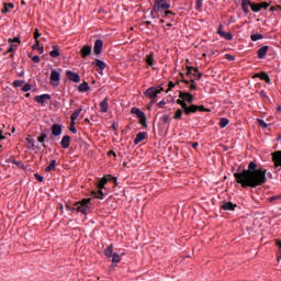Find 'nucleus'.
Returning a JSON list of instances; mask_svg holds the SVG:
<instances>
[{"instance_id":"37","label":"nucleus","mask_w":281,"mask_h":281,"mask_svg":"<svg viewBox=\"0 0 281 281\" xmlns=\"http://www.w3.org/2000/svg\"><path fill=\"white\" fill-rule=\"evenodd\" d=\"M139 124L144 126V128H148V124L146 123V114H143V116L138 117Z\"/></svg>"},{"instance_id":"32","label":"nucleus","mask_w":281,"mask_h":281,"mask_svg":"<svg viewBox=\"0 0 281 281\" xmlns=\"http://www.w3.org/2000/svg\"><path fill=\"white\" fill-rule=\"evenodd\" d=\"M41 42L38 40L35 41V44L32 46V49H37V52H40V54H43L44 48L40 46Z\"/></svg>"},{"instance_id":"53","label":"nucleus","mask_w":281,"mask_h":281,"mask_svg":"<svg viewBox=\"0 0 281 281\" xmlns=\"http://www.w3.org/2000/svg\"><path fill=\"white\" fill-rule=\"evenodd\" d=\"M198 111L204 112V113H210V109L203 106V105H198Z\"/></svg>"},{"instance_id":"48","label":"nucleus","mask_w":281,"mask_h":281,"mask_svg":"<svg viewBox=\"0 0 281 281\" xmlns=\"http://www.w3.org/2000/svg\"><path fill=\"white\" fill-rule=\"evenodd\" d=\"M22 91H23L24 93H27V91H32V85H30V83L24 85V86L22 87Z\"/></svg>"},{"instance_id":"26","label":"nucleus","mask_w":281,"mask_h":281,"mask_svg":"<svg viewBox=\"0 0 281 281\" xmlns=\"http://www.w3.org/2000/svg\"><path fill=\"white\" fill-rule=\"evenodd\" d=\"M78 91L80 93H85V92L89 91V83L87 81H83L82 83H80L78 86Z\"/></svg>"},{"instance_id":"54","label":"nucleus","mask_w":281,"mask_h":281,"mask_svg":"<svg viewBox=\"0 0 281 281\" xmlns=\"http://www.w3.org/2000/svg\"><path fill=\"white\" fill-rule=\"evenodd\" d=\"M34 146H35L34 139L27 138V148H34Z\"/></svg>"},{"instance_id":"24","label":"nucleus","mask_w":281,"mask_h":281,"mask_svg":"<svg viewBox=\"0 0 281 281\" xmlns=\"http://www.w3.org/2000/svg\"><path fill=\"white\" fill-rule=\"evenodd\" d=\"M145 63H147L149 67H153L155 65V53L146 55Z\"/></svg>"},{"instance_id":"52","label":"nucleus","mask_w":281,"mask_h":281,"mask_svg":"<svg viewBox=\"0 0 281 281\" xmlns=\"http://www.w3.org/2000/svg\"><path fill=\"white\" fill-rule=\"evenodd\" d=\"M192 76H194V78H195L196 80H200L201 78H203V72H199V70H198V72H194V71H193Z\"/></svg>"},{"instance_id":"57","label":"nucleus","mask_w":281,"mask_h":281,"mask_svg":"<svg viewBox=\"0 0 281 281\" xmlns=\"http://www.w3.org/2000/svg\"><path fill=\"white\" fill-rule=\"evenodd\" d=\"M259 7H260L261 10H262V8H263V10H267V8H269V3L268 2H261V3H259Z\"/></svg>"},{"instance_id":"56","label":"nucleus","mask_w":281,"mask_h":281,"mask_svg":"<svg viewBox=\"0 0 281 281\" xmlns=\"http://www.w3.org/2000/svg\"><path fill=\"white\" fill-rule=\"evenodd\" d=\"M217 34H220V36H225V31H223V25L218 26Z\"/></svg>"},{"instance_id":"7","label":"nucleus","mask_w":281,"mask_h":281,"mask_svg":"<svg viewBox=\"0 0 281 281\" xmlns=\"http://www.w3.org/2000/svg\"><path fill=\"white\" fill-rule=\"evenodd\" d=\"M178 98L184 100L188 104H192L194 102V97L190 92L180 91Z\"/></svg>"},{"instance_id":"45","label":"nucleus","mask_w":281,"mask_h":281,"mask_svg":"<svg viewBox=\"0 0 281 281\" xmlns=\"http://www.w3.org/2000/svg\"><path fill=\"white\" fill-rule=\"evenodd\" d=\"M25 85V80H14L13 87H23Z\"/></svg>"},{"instance_id":"2","label":"nucleus","mask_w":281,"mask_h":281,"mask_svg":"<svg viewBox=\"0 0 281 281\" xmlns=\"http://www.w3.org/2000/svg\"><path fill=\"white\" fill-rule=\"evenodd\" d=\"M69 212H80L81 214H89L91 212V198L82 199L72 205H66Z\"/></svg>"},{"instance_id":"39","label":"nucleus","mask_w":281,"mask_h":281,"mask_svg":"<svg viewBox=\"0 0 281 281\" xmlns=\"http://www.w3.org/2000/svg\"><path fill=\"white\" fill-rule=\"evenodd\" d=\"M227 124H229V120H228L227 117H222V119L220 120V126H221L222 128H225V126H227Z\"/></svg>"},{"instance_id":"9","label":"nucleus","mask_w":281,"mask_h":281,"mask_svg":"<svg viewBox=\"0 0 281 281\" xmlns=\"http://www.w3.org/2000/svg\"><path fill=\"white\" fill-rule=\"evenodd\" d=\"M66 78H68L70 80V82H80V75L71 71V70H67L66 71Z\"/></svg>"},{"instance_id":"42","label":"nucleus","mask_w":281,"mask_h":281,"mask_svg":"<svg viewBox=\"0 0 281 281\" xmlns=\"http://www.w3.org/2000/svg\"><path fill=\"white\" fill-rule=\"evenodd\" d=\"M221 36L226 41H234V35H232V33L224 32V35H221Z\"/></svg>"},{"instance_id":"35","label":"nucleus","mask_w":281,"mask_h":281,"mask_svg":"<svg viewBox=\"0 0 281 281\" xmlns=\"http://www.w3.org/2000/svg\"><path fill=\"white\" fill-rule=\"evenodd\" d=\"M262 38H263V36H262V34H260V33H256V34H251V35H250V41H254V42H256V41H262Z\"/></svg>"},{"instance_id":"3","label":"nucleus","mask_w":281,"mask_h":281,"mask_svg":"<svg viewBox=\"0 0 281 281\" xmlns=\"http://www.w3.org/2000/svg\"><path fill=\"white\" fill-rule=\"evenodd\" d=\"M109 181H113L114 186H117V178L109 175L99 180V183L97 186L98 190H104V186H106Z\"/></svg>"},{"instance_id":"60","label":"nucleus","mask_w":281,"mask_h":281,"mask_svg":"<svg viewBox=\"0 0 281 281\" xmlns=\"http://www.w3.org/2000/svg\"><path fill=\"white\" fill-rule=\"evenodd\" d=\"M226 60H236V57L232 56L231 54L225 55Z\"/></svg>"},{"instance_id":"34","label":"nucleus","mask_w":281,"mask_h":281,"mask_svg":"<svg viewBox=\"0 0 281 281\" xmlns=\"http://www.w3.org/2000/svg\"><path fill=\"white\" fill-rule=\"evenodd\" d=\"M52 170H56V160H50V164L46 167V172H52Z\"/></svg>"},{"instance_id":"12","label":"nucleus","mask_w":281,"mask_h":281,"mask_svg":"<svg viewBox=\"0 0 281 281\" xmlns=\"http://www.w3.org/2000/svg\"><path fill=\"white\" fill-rule=\"evenodd\" d=\"M50 131L54 137H59V135H63V126H60V124H53Z\"/></svg>"},{"instance_id":"47","label":"nucleus","mask_w":281,"mask_h":281,"mask_svg":"<svg viewBox=\"0 0 281 281\" xmlns=\"http://www.w3.org/2000/svg\"><path fill=\"white\" fill-rule=\"evenodd\" d=\"M45 139H47V134L45 133H42L41 136L37 137V142H40V144H43Z\"/></svg>"},{"instance_id":"22","label":"nucleus","mask_w":281,"mask_h":281,"mask_svg":"<svg viewBox=\"0 0 281 281\" xmlns=\"http://www.w3.org/2000/svg\"><path fill=\"white\" fill-rule=\"evenodd\" d=\"M147 133L146 132H140L136 135V138L134 139V144L135 146H137L138 144H140V142H144L147 137Z\"/></svg>"},{"instance_id":"1","label":"nucleus","mask_w":281,"mask_h":281,"mask_svg":"<svg viewBox=\"0 0 281 281\" xmlns=\"http://www.w3.org/2000/svg\"><path fill=\"white\" fill-rule=\"evenodd\" d=\"M236 183H239L241 188H258L267 183V169H258L256 162L250 161L248 169L240 170L234 173Z\"/></svg>"},{"instance_id":"46","label":"nucleus","mask_w":281,"mask_h":281,"mask_svg":"<svg viewBox=\"0 0 281 281\" xmlns=\"http://www.w3.org/2000/svg\"><path fill=\"white\" fill-rule=\"evenodd\" d=\"M257 122L261 128H267V126H269V124H267V122H265L262 119H258Z\"/></svg>"},{"instance_id":"20","label":"nucleus","mask_w":281,"mask_h":281,"mask_svg":"<svg viewBox=\"0 0 281 281\" xmlns=\"http://www.w3.org/2000/svg\"><path fill=\"white\" fill-rule=\"evenodd\" d=\"M251 0H241V10L244 13L249 14V8H251Z\"/></svg>"},{"instance_id":"49","label":"nucleus","mask_w":281,"mask_h":281,"mask_svg":"<svg viewBox=\"0 0 281 281\" xmlns=\"http://www.w3.org/2000/svg\"><path fill=\"white\" fill-rule=\"evenodd\" d=\"M161 122L164 124H168V122H170V115H168V114L162 115L161 116Z\"/></svg>"},{"instance_id":"43","label":"nucleus","mask_w":281,"mask_h":281,"mask_svg":"<svg viewBox=\"0 0 281 281\" xmlns=\"http://www.w3.org/2000/svg\"><path fill=\"white\" fill-rule=\"evenodd\" d=\"M250 10H252L254 12H260V3H252Z\"/></svg>"},{"instance_id":"13","label":"nucleus","mask_w":281,"mask_h":281,"mask_svg":"<svg viewBox=\"0 0 281 281\" xmlns=\"http://www.w3.org/2000/svg\"><path fill=\"white\" fill-rule=\"evenodd\" d=\"M91 52H93V48L91 46H83L80 50L81 58H89V56H91Z\"/></svg>"},{"instance_id":"33","label":"nucleus","mask_w":281,"mask_h":281,"mask_svg":"<svg viewBox=\"0 0 281 281\" xmlns=\"http://www.w3.org/2000/svg\"><path fill=\"white\" fill-rule=\"evenodd\" d=\"M49 56L52 58H58V56H60V52H58V47L54 46L53 50L49 53Z\"/></svg>"},{"instance_id":"63","label":"nucleus","mask_w":281,"mask_h":281,"mask_svg":"<svg viewBox=\"0 0 281 281\" xmlns=\"http://www.w3.org/2000/svg\"><path fill=\"white\" fill-rule=\"evenodd\" d=\"M69 131L70 133H74V134L78 133V130H76V126L74 125L69 127Z\"/></svg>"},{"instance_id":"29","label":"nucleus","mask_w":281,"mask_h":281,"mask_svg":"<svg viewBox=\"0 0 281 281\" xmlns=\"http://www.w3.org/2000/svg\"><path fill=\"white\" fill-rule=\"evenodd\" d=\"M104 256H106V258H112V256H113V245H110L105 248Z\"/></svg>"},{"instance_id":"21","label":"nucleus","mask_w":281,"mask_h":281,"mask_svg":"<svg viewBox=\"0 0 281 281\" xmlns=\"http://www.w3.org/2000/svg\"><path fill=\"white\" fill-rule=\"evenodd\" d=\"M100 111H101V113H108V111H109V98L108 97H105L100 102Z\"/></svg>"},{"instance_id":"41","label":"nucleus","mask_w":281,"mask_h":281,"mask_svg":"<svg viewBox=\"0 0 281 281\" xmlns=\"http://www.w3.org/2000/svg\"><path fill=\"white\" fill-rule=\"evenodd\" d=\"M176 104H179L180 106H181V109H182V111H183V109L187 106V102H186V100L184 99H178L177 101H176Z\"/></svg>"},{"instance_id":"58","label":"nucleus","mask_w":281,"mask_h":281,"mask_svg":"<svg viewBox=\"0 0 281 281\" xmlns=\"http://www.w3.org/2000/svg\"><path fill=\"white\" fill-rule=\"evenodd\" d=\"M159 11H155V7H153V10H151V12H150V14H151V18L153 19H157V13H158Z\"/></svg>"},{"instance_id":"62","label":"nucleus","mask_w":281,"mask_h":281,"mask_svg":"<svg viewBox=\"0 0 281 281\" xmlns=\"http://www.w3.org/2000/svg\"><path fill=\"white\" fill-rule=\"evenodd\" d=\"M41 36V34L38 33V30L36 29L34 32V40L38 41V37Z\"/></svg>"},{"instance_id":"40","label":"nucleus","mask_w":281,"mask_h":281,"mask_svg":"<svg viewBox=\"0 0 281 281\" xmlns=\"http://www.w3.org/2000/svg\"><path fill=\"white\" fill-rule=\"evenodd\" d=\"M92 194L94 195V199H104V192L102 191V189H98V192H93Z\"/></svg>"},{"instance_id":"10","label":"nucleus","mask_w":281,"mask_h":281,"mask_svg":"<svg viewBox=\"0 0 281 281\" xmlns=\"http://www.w3.org/2000/svg\"><path fill=\"white\" fill-rule=\"evenodd\" d=\"M252 78H260V80H263V82H266L267 85H271V78L269 77V75L265 71L255 74L252 76Z\"/></svg>"},{"instance_id":"61","label":"nucleus","mask_w":281,"mask_h":281,"mask_svg":"<svg viewBox=\"0 0 281 281\" xmlns=\"http://www.w3.org/2000/svg\"><path fill=\"white\" fill-rule=\"evenodd\" d=\"M34 177L37 181L43 182V176L35 173Z\"/></svg>"},{"instance_id":"23","label":"nucleus","mask_w":281,"mask_h":281,"mask_svg":"<svg viewBox=\"0 0 281 281\" xmlns=\"http://www.w3.org/2000/svg\"><path fill=\"white\" fill-rule=\"evenodd\" d=\"M50 82H60V72H58V70H52Z\"/></svg>"},{"instance_id":"6","label":"nucleus","mask_w":281,"mask_h":281,"mask_svg":"<svg viewBox=\"0 0 281 281\" xmlns=\"http://www.w3.org/2000/svg\"><path fill=\"white\" fill-rule=\"evenodd\" d=\"M14 43H21V40H19V37L9 38L10 46L7 50V54H13V52H16V49H19V45H16Z\"/></svg>"},{"instance_id":"31","label":"nucleus","mask_w":281,"mask_h":281,"mask_svg":"<svg viewBox=\"0 0 281 281\" xmlns=\"http://www.w3.org/2000/svg\"><path fill=\"white\" fill-rule=\"evenodd\" d=\"M14 4L13 3H4V8L2 10L3 14H8V12H10V10H13Z\"/></svg>"},{"instance_id":"50","label":"nucleus","mask_w":281,"mask_h":281,"mask_svg":"<svg viewBox=\"0 0 281 281\" xmlns=\"http://www.w3.org/2000/svg\"><path fill=\"white\" fill-rule=\"evenodd\" d=\"M280 199H281V195H273V196H270L268 201H270V203H274V201H280Z\"/></svg>"},{"instance_id":"51","label":"nucleus","mask_w":281,"mask_h":281,"mask_svg":"<svg viewBox=\"0 0 281 281\" xmlns=\"http://www.w3.org/2000/svg\"><path fill=\"white\" fill-rule=\"evenodd\" d=\"M121 258H120V255L119 254H113L112 256V262H120Z\"/></svg>"},{"instance_id":"15","label":"nucleus","mask_w":281,"mask_h":281,"mask_svg":"<svg viewBox=\"0 0 281 281\" xmlns=\"http://www.w3.org/2000/svg\"><path fill=\"white\" fill-rule=\"evenodd\" d=\"M104 45V42H102V40H97L94 42V46H93V52L97 56H99V54H102V47Z\"/></svg>"},{"instance_id":"5","label":"nucleus","mask_w":281,"mask_h":281,"mask_svg":"<svg viewBox=\"0 0 281 281\" xmlns=\"http://www.w3.org/2000/svg\"><path fill=\"white\" fill-rule=\"evenodd\" d=\"M161 92H164V88L161 86L158 88L151 87L145 91V95L147 98H151V100H155V98H157V95H159Z\"/></svg>"},{"instance_id":"14","label":"nucleus","mask_w":281,"mask_h":281,"mask_svg":"<svg viewBox=\"0 0 281 281\" xmlns=\"http://www.w3.org/2000/svg\"><path fill=\"white\" fill-rule=\"evenodd\" d=\"M181 78H182V82H184V85H191L189 86L190 91H196V83L194 81V79L191 80H186V75H183V72L180 74Z\"/></svg>"},{"instance_id":"55","label":"nucleus","mask_w":281,"mask_h":281,"mask_svg":"<svg viewBox=\"0 0 281 281\" xmlns=\"http://www.w3.org/2000/svg\"><path fill=\"white\" fill-rule=\"evenodd\" d=\"M172 89H175V82L170 81L168 83V89L166 90V93H168L169 91H172Z\"/></svg>"},{"instance_id":"59","label":"nucleus","mask_w":281,"mask_h":281,"mask_svg":"<svg viewBox=\"0 0 281 281\" xmlns=\"http://www.w3.org/2000/svg\"><path fill=\"white\" fill-rule=\"evenodd\" d=\"M33 63H41V57L38 55H35L32 57Z\"/></svg>"},{"instance_id":"30","label":"nucleus","mask_w":281,"mask_h":281,"mask_svg":"<svg viewBox=\"0 0 281 281\" xmlns=\"http://www.w3.org/2000/svg\"><path fill=\"white\" fill-rule=\"evenodd\" d=\"M192 74H199V68L187 66V76H192Z\"/></svg>"},{"instance_id":"11","label":"nucleus","mask_w":281,"mask_h":281,"mask_svg":"<svg viewBox=\"0 0 281 281\" xmlns=\"http://www.w3.org/2000/svg\"><path fill=\"white\" fill-rule=\"evenodd\" d=\"M236 207H238V205L234 204L232 202H224L221 205V210H224L225 212H234V210H236Z\"/></svg>"},{"instance_id":"36","label":"nucleus","mask_w":281,"mask_h":281,"mask_svg":"<svg viewBox=\"0 0 281 281\" xmlns=\"http://www.w3.org/2000/svg\"><path fill=\"white\" fill-rule=\"evenodd\" d=\"M173 16H175V13L172 12V11H170V10H167V11H165L164 13H162V18L164 19H173Z\"/></svg>"},{"instance_id":"8","label":"nucleus","mask_w":281,"mask_h":281,"mask_svg":"<svg viewBox=\"0 0 281 281\" xmlns=\"http://www.w3.org/2000/svg\"><path fill=\"white\" fill-rule=\"evenodd\" d=\"M272 161L276 168H281V150L272 153Z\"/></svg>"},{"instance_id":"4","label":"nucleus","mask_w":281,"mask_h":281,"mask_svg":"<svg viewBox=\"0 0 281 281\" xmlns=\"http://www.w3.org/2000/svg\"><path fill=\"white\" fill-rule=\"evenodd\" d=\"M161 10H170V3L166 0H154V12H161Z\"/></svg>"},{"instance_id":"16","label":"nucleus","mask_w":281,"mask_h":281,"mask_svg":"<svg viewBox=\"0 0 281 281\" xmlns=\"http://www.w3.org/2000/svg\"><path fill=\"white\" fill-rule=\"evenodd\" d=\"M196 111H199V105H194V104H191V105L187 104L186 108L183 109L184 115L196 113Z\"/></svg>"},{"instance_id":"17","label":"nucleus","mask_w":281,"mask_h":281,"mask_svg":"<svg viewBox=\"0 0 281 281\" xmlns=\"http://www.w3.org/2000/svg\"><path fill=\"white\" fill-rule=\"evenodd\" d=\"M269 52V46H262L257 50V58L262 60L263 58H267V53Z\"/></svg>"},{"instance_id":"28","label":"nucleus","mask_w":281,"mask_h":281,"mask_svg":"<svg viewBox=\"0 0 281 281\" xmlns=\"http://www.w3.org/2000/svg\"><path fill=\"white\" fill-rule=\"evenodd\" d=\"M80 113H82V105H80L70 116V120H78L80 117Z\"/></svg>"},{"instance_id":"19","label":"nucleus","mask_w":281,"mask_h":281,"mask_svg":"<svg viewBox=\"0 0 281 281\" xmlns=\"http://www.w3.org/2000/svg\"><path fill=\"white\" fill-rule=\"evenodd\" d=\"M71 145V137L69 135H65L61 140H60V146L61 148H69V146Z\"/></svg>"},{"instance_id":"27","label":"nucleus","mask_w":281,"mask_h":281,"mask_svg":"<svg viewBox=\"0 0 281 281\" xmlns=\"http://www.w3.org/2000/svg\"><path fill=\"white\" fill-rule=\"evenodd\" d=\"M95 67H99V69L101 71H104L106 69V63L100 60V59H95V63H94Z\"/></svg>"},{"instance_id":"38","label":"nucleus","mask_w":281,"mask_h":281,"mask_svg":"<svg viewBox=\"0 0 281 281\" xmlns=\"http://www.w3.org/2000/svg\"><path fill=\"white\" fill-rule=\"evenodd\" d=\"M183 117V110L178 109L173 115V120H181Z\"/></svg>"},{"instance_id":"18","label":"nucleus","mask_w":281,"mask_h":281,"mask_svg":"<svg viewBox=\"0 0 281 281\" xmlns=\"http://www.w3.org/2000/svg\"><path fill=\"white\" fill-rule=\"evenodd\" d=\"M35 102L37 104H45V100H52V95L49 94H40L34 97Z\"/></svg>"},{"instance_id":"25","label":"nucleus","mask_w":281,"mask_h":281,"mask_svg":"<svg viewBox=\"0 0 281 281\" xmlns=\"http://www.w3.org/2000/svg\"><path fill=\"white\" fill-rule=\"evenodd\" d=\"M132 115H136V117H144V115H146V113H144L143 111H140L138 108H132L131 110Z\"/></svg>"},{"instance_id":"44","label":"nucleus","mask_w":281,"mask_h":281,"mask_svg":"<svg viewBox=\"0 0 281 281\" xmlns=\"http://www.w3.org/2000/svg\"><path fill=\"white\" fill-rule=\"evenodd\" d=\"M203 1L204 0H196L195 2V10H198L199 12H201V8H203Z\"/></svg>"},{"instance_id":"64","label":"nucleus","mask_w":281,"mask_h":281,"mask_svg":"<svg viewBox=\"0 0 281 281\" xmlns=\"http://www.w3.org/2000/svg\"><path fill=\"white\" fill-rule=\"evenodd\" d=\"M259 95H260L261 98H267V92H265V90H261V91L259 92Z\"/></svg>"}]
</instances>
